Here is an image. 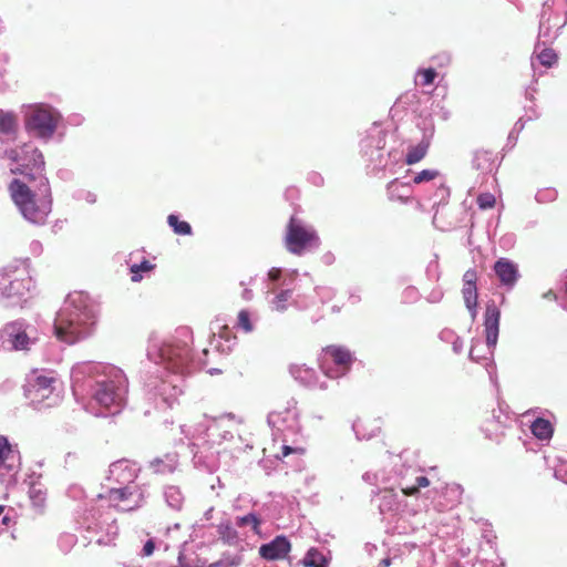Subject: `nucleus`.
Here are the masks:
<instances>
[{"label":"nucleus","instance_id":"obj_1","mask_svg":"<svg viewBox=\"0 0 567 567\" xmlns=\"http://www.w3.org/2000/svg\"><path fill=\"white\" fill-rule=\"evenodd\" d=\"M96 323V316L81 292L71 293L56 313L53 333L66 344H74L90 337Z\"/></svg>","mask_w":567,"mask_h":567},{"label":"nucleus","instance_id":"obj_2","mask_svg":"<svg viewBox=\"0 0 567 567\" xmlns=\"http://www.w3.org/2000/svg\"><path fill=\"white\" fill-rule=\"evenodd\" d=\"M41 195L35 198L29 185L21 179L14 178L9 184V192L12 200L19 207L21 214L30 223L37 225L45 224L52 208V199L48 181L40 183Z\"/></svg>","mask_w":567,"mask_h":567},{"label":"nucleus","instance_id":"obj_3","mask_svg":"<svg viewBox=\"0 0 567 567\" xmlns=\"http://www.w3.org/2000/svg\"><path fill=\"white\" fill-rule=\"evenodd\" d=\"M31 286V277L23 262H14L0 270V293L19 305L24 300Z\"/></svg>","mask_w":567,"mask_h":567},{"label":"nucleus","instance_id":"obj_4","mask_svg":"<svg viewBox=\"0 0 567 567\" xmlns=\"http://www.w3.org/2000/svg\"><path fill=\"white\" fill-rule=\"evenodd\" d=\"M127 393V380L122 371L112 369V378L97 382V389L94 398L96 402L106 408H114L113 413H117L124 404Z\"/></svg>","mask_w":567,"mask_h":567},{"label":"nucleus","instance_id":"obj_5","mask_svg":"<svg viewBox=\"0 0 567 567\" xmlns=\"http://www.w3.org/2000/svg\"><path fill=\"white\" fill-rule=\"evenodd\" d=\"M284 243L289 252L300 256L306 250L317 247L319 237L312 227L292 216L286 226Z\"/></svg>","mask_w":567,"mask_h":567},{"label":"nucleus","instance_id":"obj_6","mask_svg":"<svg viewBox=\"0 0 567 567\" xmlns=\"http://www.w3.org/2000/svg\"><path fill=\"white\" fill-rule=\"evenodd\" d=\"M13 159L20 162L19 166L12 171L24 176L28 182L39 178L40 183L48 181L44 175V158L42 153L31 144H24L19 150L12 151Z\"/></svg>","mask_w":567,"mask_h":567},{"label":"nucleus","instance_id":"obj_7","mask_svg":"<svg viewBox=\"0 0 567 567\" xmlns=\"http://www.w3.org/2000/svg\"><path fill=\"white\" fill-rule=\"evenodd\" d=\"M60 114L48 105H37L27 118V127L37 136L48 138L53 135Z\"/></svg>","mask_w":567,"mask_h":567},{"label":"nucleus","instance_id":"obj_8","mask_svg":"<svg viewBox=\"0 0 567 567\" xmlns=\"http://www.w3.org/2000/svg\"><path fill=\"white\" fill-rule=\"evenodd\" d=\"M501 311L494 301L486 305L484 315V330L486 344L492 351L497 344L499 333Z\"/></svg>","mask_w":567,"mask_h":567},{"label":"nucleus","instance_id":"obj_9","mask_svg":"<svg viewBox=\"0 0 567 567\" xmlns=\"http://www.w3.org/2000/svg\"><path fill=\"white\" fill-rule=\"evenodd\" d=\"M291 544L285 536H277L259 548V555L266 560H280L288 556Z\"/></svg>","mask_w":567,"mask_h":567},{"label":"nucleus","instance_id":"obj_10","mask_svg":"<svg viewBox=\"0 0 567 567\" xmlns=\"http://www.w3.org/2000/svg\"><path fill=\"white\" fill-rule=\"evenodd\" d=\"M494 271L499 282L506 287H513L519 278L517 265L507 258L496 260Z\"/></svg>","mask_w":567,"mask_h":567},{"label":"nucleus","instance_id":"obj_11","mask_svg":"<svg viewBox=\"0 0 567 567\" xmlns=\"http://www.w3.org/2000/svg\"><path fill=\"white\" fill-rule=\"evenodd\" d=\"M431 146V138L424 136L416 145H411L408 148L404 162L406 165H414L421 162L429 153Z\"/></svg>","mask_w":567,"mask_h":567},{"label":"nucleus","instance_id":"obj_12","mask_svg":"<svg viewBox=\"0 0 567 567\" xmlns=\"http://www.w3.org/2000/svg\"><path fill=\"white\" fill-rule=\"evenodd\" d=\"M323 353L331 357L332 361L344 369H348L352 362L351 352L343 347L327 346L323 348Z\"/></svg>","mask_w":567,"mask_h":567},{"label":"nucleus","instance_id":"obj_13","mask_svg":"<svg viewBox=\"0 0 567 567\" xmlns=\"http://www.w3.org/2000/svg\"><path fill=\"white\" fill-rule=\"evenodd\" d=\"M16 458L17 453L12 449V445L9 443L6 436L0 435V470H12Z\"/></svg>","mask_w":567,"mask_h":567},{"label":"nucleus","instance_id":"obj_14","mask_svg":"<svg viewBox=\"0 0 567 567\" xmlns=\"http://www.w3.org/2000/svg\"><path fill=\"white\" fill-rule=\"evenodd\" d=\"M462 296L472 319H475L477 313L478 293L476 285H463Z\"/></svg>","mask_w":567,"mask_h":567},{"label":"nucleus","instance_id":"obj_15","mask_svg":"<svg viewBox=\"0 0 567 567\" xmlns=\"http://www.w3.org/2000/svg\"><path fill=\"white\" fill-rule=\"evenodd\" d=\"M532 433L538 440H549L553 436L554 427L551 423L543 417H537L530 425Z\"/></svg>","mask_w":567,"mask_h":567},{"label":"nucleus","instance_id":"obj_16","mask_svg":"<svg viewBox=\"0 0 567 567\" xmlns=\"http://www.w3.org/2000/svg\"><path fill=\"white\" fill-rule=\"evenodd\" d=\"M306 567H327L328 560L317 548H310L303 558Z\"/></svg>","mask_w":567,"mask_h":567},{"label":"nucleus","instance_id":"obj_17","mask_svg":"<svg viewBox=\"0 0 567 567\" xmlns=\"http://www.w3.org/2000/svg\"><path fill=\"white\" fill-rule=\"evenodd\" d=\"M167 223L176 235L187 236L192 234V226L185 220H179L178 216L174 214L168 215Z\"/></svg>","mask_w":567,"mask_h":567},{"label":"nucleus","instance_id":"obj_18","mask_svg":"<svg viewBox=\"0 0 567 567\" xmlns=\"http://www.w3.org/2000/svg\"><path fill=\"white\" fill-rule=\"evenodd\" d=\"M17 116L12 113L0 114V132L4 134L13 133L17 130Z\"/></svg>","mask_w":567,"mask_h":567},{"label":"nucleus","instance_id":"obj_19","mask_svg":"<svg viewBox=\"0 0 567 567\" xmlns=\"http://www.w3.org/2000/svg\"><path fill=\"white\" fill-rule=\"evenodd\" d=\"M55 382V379L52 377L47 375H39L35 379V383L33 384V388L37 389V391H43L42 396H48L49 393H51L52 384Z\"/></svg>","mask_w":567,"mask_h":567},{"label":"nucleus","instance_id":"obj_20","mask_svg":"<svg viewBox=\"0 0 567 567\" xmlns=\"http://www.w3.org/2000/svg\"><path fill=\"white\" fill-rule=\"evenodd\" d=\"M155 268V265L148 260H143L141 264H134L131 266L132 281L138 282L142 280L141 271L147 272Z\"/></svg>","mask_w":567,"mask_h":567},{"label":"nucleus","instance_id":"obj_21","mask_svg":"<svg viewBox=\"0 0 567 567\" xmlns=\"http://www.w3.org/2000/svg\"><path fill=\"white\" fill-rule=\"evenodd\" d=\"M260 523H261L260 519L254 513H249L248 515H245L243 517H238L237 520H236V525L238 527H244V526L249 525V526H251L252 530L256 534H259Z\"/></svg>","mask_w":567,"mask_h":567},{"label":"nucleus","instance_id":"obj_22","mask_svg":"<svg viewBox=\"0 0 567 567\" xmlns=\"http://www.w3.org/2000/svg\"><path fill=\"white\" fill-rule=\"evenodd\" d=\"M30 498L35 506L42 507L47 499V492L40 485L33 484L30 488Z\"/></svg>","mask_w":567,"mask_h":567},{"label":"nucleus","instance_id":"obj_23","mask_svg":"<svg viewBox=\"0 0 567 567\" xmlns=\"http://www.w3.org/2000/svg\"><path fill=\"white\" fill-rule=\"evenodd\" d=\"M290 371L296 379H299L307 384L311 383L310 377L313 374L312 369L305 368V365L295 364L291 367Z\"/></svg>","mask_w":567,"mask_h":567},{"label":"nucleus","instance_id":"obj_24","mask_svg":"<svg viewBox=\"0 0 567 567\" xmlns=\"http://www.w3.org/2000/svg\"><path fill=\"white\" fill-rule=\"evenodd\" d=\"M537 60L542 65L550 68L557 62V54L553 49H544L537 54Z\"/></svg>","mask_w":567,"mask_h":567},{"label":"nucleus","instance_id":"obj_25","mask_svg":"<svg viewBox=\"0 0 567 567\" xmlns=\"http://www.w3.org/2000/svg\"><path fill=\"white\" fill-rule=\"evenodd\" d=\"M237 327L244 332L252 331V323L250 320V313L247 310H240L237 318Z\"/></svg>","mask_w":567,"mask_h":567},{"label":"nucleus","instance_id":"obj_26","mask_svg":"<svg viewBox=\"0 0 567 567\" xmlns=\"http://www.w3.org/2000/svg\"><path fill=\"white\" fill-rule=\"evenodd\" d=\"M440 175V172L436 169H423L420 173H417L414 178V184H422L425 182H431L435 179Z\"/></svg>","mask_w":567,"mask_h":567},{"label":"nucleus","instance_id":"obj_27","mask_svg":"<svg viewBox=\"0 0 567 567\" xmlns=\"http://www.w3.org/2000/svg\"><path fill=\"white\" fill-rule=\"evenodd\" d=\"M218 533L220 537L227 542L237 538V532L234 529L230 522L219 524Z\"/></svg>","mask_w":567,"mask_h":567},{"label":"nucleus","instance_id":"obj_28","mask_svg":"<svg viewBox=\"0 0 567 567\" xmlns=\"http://www.w3.org/2000/svg\"><path fill=\"white\" fill-rule=\"evenodd\" d=\"M132 495L128 487L113 488L109 493V497L114 503H120L127 499Z\"/></svg>","mask_w":567,"mask_h":567},{"label":"nucleus","instance_id":"obj_29","mask_svg":"<svg viewBox=\"0 0 567 567\" xmlns=\"http://www.w3.org/2000/svg\"><path fill=\"white\" fill-rule=\"evenodd\" d=\"M292 291L291 290H284L279 292L276 298L274 299V306L278 311H284L287 306V301L291 298Z\"/></svg>","mask_w":567,"mask_h":567},{"label":"nucleus","instance_id":"obj_30","mask_svg":"<svg viewBox=\"0 0 567 567\" xmlns=\"http://www.w3.org/2000/svg\"><path fill=\"white\" fill-rule=\"evenodd\" d=\"M496 204V198L493 194L483 193L477 197V205L481 209L493 208Z\"/></svg>","mask_w":567,"mask_h":567},{"label":"nucleus","instance_id":"obj_31","mask_svg":"<svg viewBox=\"0 0 567 567\" xmlns=\"http://www.w3.org/2000/svg\"><path fill=\"white\" fill-rule=\"evenodd\" d=\"M12 338L10 341L12 342V347L16 350H23L27 348L29 338L25 332H18L14 336L10 334Z\"/></svg>","mask_w":567,"mask_h":567},{"label":"nucleus","instance_id":"obj_32","mask_svg":"<svg viewBox=\"0 0 567 567\" xmlns=\"http://www.w3.org/2000/svg\"><path fill=\"white\" fill-rule=\"evenodd\" d=\"M419 74L422 78L421 85L423 86L431 85L437 75L436 71L432 68L420 70Z\"/></svg>","mask_w":567,"mask_h":567},{"label":"nucleus","instance_id":"obj_33","mask_svg":"<svg viewBox=\"0 0 567 567\" xmlns=\"http://www.w3.org/2000/svg\"><path fill=\"white\" fill-rule=\"evenodd\" d=\"M477 272L474 269H468L463 275V285H476Z\"/></svg>","mask_w":567,"mask_h":567},{"label":"nucleus","instance_id":"obj_34","mask_svg":"<svg viewBox=\"0 0 567 567\" xmlns=\"http://www.w3.org/2000/svg\"><path fill=\"white\" fill-rule=\"evenodd\" d=\"M492 156V152L485 151V150H477L474 154V158L476 162L477 168H483V165L481 163V158L484 157L485 159L489 161Z\"/></svg>","mask_w":567,"mask_h":567},{"label":"nucleus","instance_id":"obj_35","mask_svg":"<svg viewBox=\"0 0 567 567\" xmlns=\"http://www.w3.org/2000/svg\"><path fill=\"white\" fill-rule=\"evenodd\" d=\"M152 467L156 473H166L173 471V467L171 465L165 464L161 460H155L154 462H152Z\"/></svg>","mask_w":567,"mask_h":567},{"label":"nucleus","instance_id":"obj_36","mask_svg":"<svg viewBox=\"0 0 567 567\" xmlns=\"http://www.w3.org/2000/svg\"><path fill=\"white\" fill-rule=\"evenodd\" d=\"M154 550H155V543L152 539H150L144 544L143 556L148 557V556L153 555Z\"/></svg>","mask_w":567,"mask_h":567},{"label":"nucleus","instance_id":"obj_37","mask_svg":"<svg viewBox=\"0 0 567 567\" xmlns=\"http://www.w3.org/2000/svg\"><path fill=\"white\" fill-rule=\"evenodd\" d=\"M281 450H282V453H281V455H277V457H278V458L286 457V456H288L289 454L295 453V452H303V450H302V449H293V447L288 446V445H284V446L281 447Z\"/></svg>","mask_w":567,"mask_h":567},{"label":"nucleus","instance_id":"obj_38","mask_svg":"<svg viewBox=\"0 0 567 567\" xmlns=\"http://www.w3.org/2000/svg\"><path fill=\"white\" fill-rule=\"evenodd\" d=\"M268 277L272 281H277L281 277V269L280 268H271L268 272Z\"/></svg>","mask_w":567,"mask_h":567},{"label":"nucleus","instance_id":"obj_39","mask_svg":"<svg viewBox=\"0 0 567 567\" xmlns=\"http://www.w3.org/2000/svg\"><path fill=\"white\" fill-rule=\"evenodd\" d=\"M419 488L417 486H411V487H404L402 488V493L405 495V496H414L419 493Z\"/></svg>","mask_w":567,"mask_h":567},{"label":"nucleus","instance_id":"obj_40","mask_svg":"<svg viewBox=\"0 0 567 567\" xmlns=\"http://www.w3.org/2000/svg\"><path fill=\"white\" fill-rule=\"evenodd\" d=\"M430 485V481L425 476L416 477V486L420 489L421 487H427Z\"/></svg>","mask_w":567,"mask_h":567},{"label":"nucleus","instance_id":"obj_41","mask_svg":"<svg viewBox=\"0 0 567 567\" xmlns=\"http://www.w3.org/2000/svg\"><path fill=\"white\" fill-rule=\"evenodd\" d=\"M475 349H476L475 347H472V348H471V350H470V357H471V359H472V360H474V361H478V357H477V355H475Z\"/></svg>","mask_w":567,"mask_h":567},{"label":"nucleus","instance_id":"obj_42","mask_svg":"<svg viewBox=\"0 0 567 567\" xmlns=\"http://www.w3.org/2000/svg\"><path fill=\"white\" fill-rule=\"evenodd\" d=\"M380 565L383 566V567H389L391 565V559L390 558H384V559L381 560Z\"/></svg>","mask_w":567,"mask_h":567},{"label":"nucleus","instance_id":"obj_43","mask_svg":"<svg viewBox=\"0 0 567 567\" xmlns=\"http://www.w3.org/2000/svg\"><path fill=\"white\" fill-rule=\"evenodd\" d=\"M8 522H9V518H8V517H3V518H2V524L7 525V524H8Z\"/></svg>","mask_w":567,"mask_h":567},{"label":"nucleus","instance_id":"obj_44","mask_svg":"<svg viewBox=\"0 0 567 567\" xmlns=\"http://www.w3.org/2000/svg\"><path fill=\"white\" fill-rule=\"evenodd\" d=\"M4 506L3 505H0V515L4 512Z\"/></svg>","mask_w":567,"mask_h":567},{"label":"nucleus","instance_id":"obj_45","mask_svg":"<svg viewBox=\"0 0 567 567\" xmlns=\"http://www.w3.org/2000/svg\"><path fill=\"white\" fill-rule=\"evenodd\" d=\"M220 565H221V561H218V563H216V564L212 565L210 567H218V566H220Z\"/></svg>","mask_w":567,"mask_h":567},{"label":"nucleus","instance_id":"obj_46","mask_svg":"<svg viewBox=\"0 0 567 567\" xmlns=\"http://www.w3.org/2000/svg\"><path fill=\"white\" fill-rule=\"evenodd\" d=\"M229 565H230V566H235V565H238V563H237V561H235V560H233Z\"/></svg>","mask_w":567,"mask_h":567},{"label":"nucleus","instance_id":"obj_47","mask_svg":"<svg viewBox=\"0 0 567 567\" xmlns=\"http://www.w3.org/2000/svg\"><path fill=\"white\" fill-rule=\"evenodd\" d=\"M551 295L555 297V295L553 293V291H549L548 298H551Z\"/></svg>","mask_w":567,"mask_h":567},{"label":"nucleus","instance_id":"obj_48","mask_svg":"<svg viewBox=\"0 0 567 567\" xmlns=\"http://www.w3.org/2000/svg\"><path fill=\"white\" fill-rule=\"evenodd\" d=\"M551 295L555 297V295L553 293V291H549L548 298H551Z\"/></svg>","mask_w":567,"mask_h":567}]
</instances>
